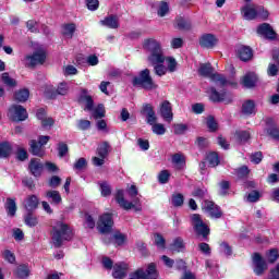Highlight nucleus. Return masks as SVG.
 <instances>
[{"label": "nucleus", "mask_w": 279, "mask_h": 279, "mask_svg": "<svg viewBox=\"0 0 279 279\" xmlns=\"http://www.w3.org/2000/svg\"><path fill=\"white\" fill-rule=\"evenodd\" d=\"M110 146L108 145V142L102 143L100 146L97 148V154L100 158H106L108 156V148Z\"/></svg>", "instance_id": "nucleus-48"}, {"label": "nucleus", "mask_w": 279, "mask_h": 279, "mask_svg": "<svg viewBox=\"0 0 279 279\" xmlns=\"http://www.w3.org/2000/svg\"><path fill=\"white\" fill-rule=\"evenodd\" d=\"M129 279H158V269L155 263H150L147 269L138 268L135 270Z\"/></svg>", "instance_id": "nucleus-7"}, {"label": "nucleus", "mask_w": 279, "mask_h": 279, "mask_svg": "<svg viewBox=\"0 0 279 279\" xmlns=\"http://www.w3.org/2000/svg\"><path fill=\"white\" fill-rule=\"evenodd\" d=\"M172 250H177V252H180V250H184V240L182 238L174 239L172 243Z\"/></svg>", "instance_id": "nucleus-57"}, {"label": "nucleus", "mask_w": 279, "mask_h": 279, "mask_svg": "<svg viewBox=\"0 0 279 279\" xmlns=\"http://www.w3.org/2000/svg\"><path fill=\"white\" fill-rule=\"evenodd\" d=\"M238 178H247L250 175V168L247 166H242L236 170Z\"/></svg>", "instance_id": "nucleus-61"}, {"label": "nucleus", "mask_w": 279, "mask_h": 279, "mask_svg": "<svg viewBox=\"0 0 279 279\" xmlns=\"http://www.w3.org/2000/svg\"><path fill=\"white\" fill-rule=\"evenodd\" d=\"M86 5L88 10L95 12L99 8V0H86Z\"/></svg>", "instance_id": "nucleus-62"}, {"label": "nucleus", "mask_w": 279, "mask_h": 279, "mask_svg": "<svg viewBox=\"0 0 279 279\" xmlns=\"http://www.w3.org/2000/svg\"><path fill=\"white\" fill-rule=\"evenodd\" d=\"M268 279H279V263L270 270Z\"/></svg>", "instance_id": "nucleus-64"}, {"label": "nucleus", "mask_w": 279, "mask_h": 279, "mask_svg": "<svg viewBox=\"0 0 279 279\" xmlns=\"http://www.w3.org/2000/svg\"><path fill=\"white\" fill-rule=\"evenodd\" d=\"M112 277L114 279H124L128 277V264L125 263H117L113 266Z\"/></svg>", "instance_id": "nucleus-18"}, {"label": "nucleus", "mask_w": 279, "mask_h": 279, "mask_svg": "<svg viewBox=\"0 0 279 279\" xmlns=\"http://www.w3.org/2000/svg\"><path fill=\"white\" fill-rule=\"evenodd\" d=\"M100 191H101L102 197H108L112 195V189L110 187L108 182L100 183Z\"/></svg>", "instance_id": "nucleus-49"}, {"label": "nucleus", "mask_w": 279, "mask_h": 279, "mask_svg": "<svg viewBox=\"0 0 279 279\" xmlns=\"http://www.w3.org/2000/svg\"><path fill=\"white\" fill-rule=\"evenodd\" d=\"M216 86L220 87V89H217V87H210L208 90L210 101H214V104H220L221 101H226V104H230L232 100L228 99V93L226 92V86H221L220 83L216 84Z\"/></svg>", "instance_id": "nucleus-8"}, {"label": "nucleus", "mask_w": 279, "mask_h": 279, "mask_svg": "<svg viewBox=\"0 0 279 279\" xmlns=\"http://www.w3.org/2000/svg\"><path fill=\"white\" fill-rule=\"evenodd\" d=\"M77 128H78V130H83V131L90 130V121L78 120Z\"/></svg>", "instance_id": "nucleus-63"}, {"label": "nucleus", "mask_w": 279, "mask_h": 279, "mask_svg": "<svg viewBox=\"0 0 279 279\" xmlns=\"http://www.w3.org/2000/svg\"><path fill=\"white\" fill-rule=\"evenodd\" d=\"M112 239L116 241L117 245H123V243H125V241L128 240V236L119 231H117Z\"/></svg>", "instance_id": "nucleus-50"}, {"label": "nucleus", "mask_w": 279, "mask_h": 279, "mask_svg": "<svg viewBox=\"0 0 279 279\" xmlns=\"http://www.w3.org/2000/svg\"><path fill=\"white\" fill-rule=\"evenodd\" d=\"M257 34H259V36H264V38H268L269 40H274V38H276V32L271 25L267 23H264L257 27Z\"/></svg>", "instance_id": "nucleus-17"}, {"label": "nucleus", "mask_w": 279, "mask_h": 279, "mask_svg": "<svg viewBox=\"0 0 279 279\" xmlns=\"http://www.w3.org/2000/svg\"><path fill=\"white\" fill-rule=\"evenodd\" d=\"M69 94V84L66 82H61L58 87L56 88L54 94L50 97L53 98L56 95H68Z\"/></svg>", "instance_id": "nucleus-37"}, {"label": "nucleus", "mask_w": 279, "mask_h": 279, "mask_svg": "<svg viewBox=\"0 0 279 279\" xmlns=\"http://www.w3.org/2000/svg\"><path fill=\"white\" fill-rule=\"evenodd\" d=\"M187 130H189V125H186V124H182V123L173 124V132L178 136H180L182 134H186Z\"/></svg>", "instance_id": "nucleus-45"}, {"label": "nucleus", "mask_w": 279, "mask_h": 279, "mask_svg": "<svg viewBox=\"0 0 279 279\" xmlns=\"http://www.w3.org/2000/svg\"><path fill=\"white\" fill-rule=\"evenodd\" d=\"M170 178H171V172H169V170L160 171L158 174L159 184H167Z\"/></svg>", "instance_id": "nucleus-44"}, {"label": "nucleus", "mask_w": 279, "mask_h": 279, "mask_svg": "<svg viewBox=\"0 0 279 279\" xmlns=\"http://www.w3.org/2000/svg\"><path fill=\"white\" fill-rule=\"evenodd\" d=\"M236 54L242 62H248V60H252L254 52L252 51V48L247 46H239L236 48Z\"/></svg>", "instance_id": "nucleus-20"}, {"label": "nucleus", "mask_w": 279, "mask_h": 279, "mask_svg": "<svg viewBox=\"0 0 279 279\" xmlns=\"http://www.w3.org/2000/svg\"><path fill=\"white\" fill-rule=\"evenodd\" d=\"M8 117L11 121H25L27 119V109L21 105H13L9 109Z\"/></svg>", "instance_id": "nucleus-11"}, {"label": "nucleus", "mask_w": 279, "mask_h": 279, "mask_svg": "<svg viewBox=\"0 0 279 279\" xmlns=\"http://www.w3.org/2000/svg\"><path fill=\"white\" fill-rule=\"evenodd\" d=\"M86 158L82 157L74 163V169L76 171H82V169H86Z\"/></svg>", "instance_id": "nucleus-60"}, {"label": "nucleus", "mask_w": 279, "mask_h": 279, "mask_svg": "<svg viewBox=\"0 0 279 279\" xmlns=\"http://www.w3.org/2000/svg\"><path fill=\"white\" fill-rule=\"evenodd\" d=\"M100 23L105 27H109L110 29H118L119 17H117V15H110V16L105 17V20H101Z\"/></svg>", "instance_id": "nucleus-26"}, {"label": "nucleus", "mask_w": 279, "mask_h": 279, "mask_svg": "<svg viewBox=\"0 0 279 279\" xmlns=\"http://www.w3.org/2000/svg\"><path fill=\"white\" fill-rule=\"evenodd\" d=\"M256 112V104L254 100H246L242 104V113L248 117L250 114H254Z\"/></svg>", "instance_id": "nucleus-29"}, {"label": "nucleus", "mask_w": 279, "mask_h": 279, "mask_svg": "<svg viewBox=\"0 0 279 279\" xmlns=\"http://www.w3.org/2000/svg\"><path fill=\"white\" fill-rule=\"evenodd\" d=\"M12 154V146L8 142L0 143V158H8Z\"/></svg>", "instance_id": "nucleus-36"}, {"label": "nucleus", "mask_w": 279, "mask_h": 279, "mask_svg": "<svg viewBox=\"0 0 279 279\" xmlns=\"http://www.w3.org/2000/svg\"><path fill=\"white\" fill-rule=\"evenodd\" d=\"M151 130H153V133L156 134L157 136H162L167 132L165 124L156 123V122L155 124H151Z\"/></svg>", "instance_id": "nucleus-39"}, {"label": "nucleus", "mask_w": 279, "mask_h": 279, "mask_svg": "<svg viewBox=\"0 0 279 279\" xmlns=\"http://www.w3.org/2000/svg\"><path fill=\"white\" fill-rule=\"evenodd\" d=\"M78 104H84V110H87V112H93V108H95V100H93V96L88 94V89L81 90Z\"/></svg>", "instance_id": "nucleus-15"}, {"label": "nucleus", "mask_w": 279, "mask_h": 279, "mask_svg": "<svg viewBox=\"0 0 279 279\" xmlns=\"http://www.w3.org/2000/svg\"><path fill=\"white\" fill-rule=\"evenodd\" d=\"M257 82H258V76H256V73L254 72L246 73L242 78V85L245 88H254Z\"/></svg>", "instance_id": "nucleus-21"}, {"label": "nucleus", "mask_w": 279, "mask_h": 279, "mask_svg": "<svg viewBox=\"0 0 279 279\" xmlns=\"http://www.w3.org/2000/svg\"><path fill=\"white\" fill-rule=\"evenodd\" d=\"M26 27L28 32H32V34H38V22H36L35 20L27 21Z\"/></svg>", "instance_id": "nucleus-54"}, {"label": "nucleus", "mask_w": 279, "mask_h": 279, "mask_svg": "<svg viewBox=\"0 0 279 279\" xmlns=\"http://www.w3.org/2000/svg\"><path fill=\"white\" fill-rule=\"evenodd\" d=\"M96 128H97L98 132H105L106 134H108V132H109L108 123H106V120H98L96 122Z\"/></svg>", "instance_id": "nucleus-58"}, {"label": "nucleus", "mask_w": 279, "mask_h": 279, "mask_svg": "<svg viewBox=\"0 0 279 279\" xmlns=\"http://www.w3.org/2000/svg\"><path fill=\"white\" fill-rule=\"evenodd\" d=\"M1 82L5 84V86H9L10 88L16 86V81L12 77H10V74L8 72H4L1 76Z\"/></svg>", "instance_id": "nucleus-41"}, {"label": "nucleus", "mask_w": 279, "mask_h": 279, "mask_svg": "<svg viewBox=\"0 0 279 279\" xmlns=\"http://www.w3.org/2000/svg\"><path fill=\"white\" fill-rule=\"evenodd\" d=\"M213 65L210 63H202L198 68V74L202 77H209L215 84H220V86H228V84H233L228 81L223 74L214 73Z\"/></svg>", "instance_id": "nucleus-3"}, {"label": "nucleus", "mask_w": 279, "mask_h": 279, "mask_svg": "<svg viewBox=\"0 0 279 279\" xmlns=\"http://www.w3.org/2000/svg\"><path fill=\"white\" fill-rule=\"evenodd\" d=\"M133 85L141 86L144 90H155V88H158V85L151 78L149 69L142 70L140 75L133 78Z\"/></svg>", "instance_id": "nucleus-6"}, {"label": "nucleus", "mask_w": 279, "mask_h": 279, "mask_svg": "<svg viewBox=\"0 0 279 279\" xmlns=\"http://www.w3.org/2000/svg\"><path fill=\"white\" fill-rule=\"evenodd\" d=\"M76 26L75 24H64L62 26L61 34L64 36V38H73V35L75 34Z\"/></svg>", "instance_id": "nucleus-30"}, {"label": "nucleus", "mask_w": 279, "mask_h": 279, "mask_svg": "<svg viewBox=\"0 0 279 279\" xmlns=\"http://www.w3.org/2000/svg\"><path fill=\"white\" fill-rule=\"evenodd\" d=\"M47 199H51V204H54L58 206V204L62 203V196L60 195V192L58 191H48L46 192Z\"/></svg>", "instance_id": "nucleus-33"}, {"label": "nucleus", "mask_w": 279, "mask_h": 279, "mask_svg": "<svg viewBox=\"0 0 279 279\" xmlns=\"http://www.w3.org/2000/svg\"><path fill=\"white\" fill-rule=\"evenodd\" d=\"M207 162L209 167H218L219 165V155L217 153H210L207 155Z\"/></svg>", "instance_id": "nucleus-42"}, {"label": "nucleus", "mask_w": 279, "mask_h": 279, "mask_svg": "<svg viewBox=\"0 0 279 279\" xmlns=\"http://www.w3.org/2000/svg\"><path fill=\"white\" fill-rule=\"evenodd\" d=\"M92 117L94 119H104V117H106V108L104 105L100 104L96 108L93 107Z\"/></svg>", "instance_id": "nucleus-35"}, {"label": "nucleus", "mask_w": 279, "mask_h": 279, "mask_svg": "<svg viewBox=\"0 0 279 279\" xmlns=\"http://www.w3.org/2000/svg\"><path fill=\"white\" fill-rule=\"evenodd\" d=\"M24 222L28 228H36V226H38V217L32 211H28L27 215L24 216Z\"/></svg>", "instance_id": "nucleus-32"}, {"label": "nucleus", "mask_w": 279, "mask_h": 279, "mask_svg": "<svg viewBox=\"0 0 279 279\" xmlns=\"http://www.w3.org/2000/svg\"><path fill=\"white\" fill-rule=\"evenodd\" d=\"M29 153L33 154V156H38L39 158L45 156V149H43V146H40L36 140L29 142Z\"/></svg>", "instance_id": "nucleus-25"}, {"label": "nucleus", "mask_w": 279, "mask_h": 279, "mask_svg": "<svg viewBox=\"0 0 279 279\" xmlns=\"http://www.w3.org/2000/svg\"><path fill=\"white\" fill-rule=\"evenodd\" d=\"M29 274H32V270H29V266H27L26 264L19 265L13 270V276L19 279H27Z\"/></svg>", "instance_id": "nucleus-22"}, {"label": "nucleus", "mask_w": 279, "mask_h": 279, "mask_svg": "<svg viewBox=\"0 0 279 279\" xmlns=\"http://www.w3.org/2000/svg\"><path fill=\"white\" fill-rule=\"evenodd\" d=\"M160 116L165 121L171 123L173 121V109L171 107V102L169 100H165L160 105Z\"/></svg>", "instance_id": "nucleus-16"}, {"label": "nucleus", "mask_w": 279, "mask_h": 279, "mask_svg": "<svg viewBox=\"0 0 279 279\" xmlns=\"http://www.w3.org/2000/svg\"><path fill=\"white\" fill-rule=\"evenodd\" d=\"M219 195H221V197H226V195H229V191H230V181H221L219 183Z\"/></svg>", "instance_id": "nucleus-40"}, {"label": "nucleus", "mask_w": 279, "mask_h": 279, "mask_svg": "<svg viewBox=\"0 0 279 279\" xmlns=\"http://www.w3.org/2000/svg\"><path fill=\"white\" fill-rule=\"evenodd\" d=\"M58 153H59V158H64V156L69 154V145H66L64 142L59 143Z\"/></svg>", "instance_id": "nucleus-52"}, {"label": "nucleus", "mask_w": 279, "mask_h": 279, "mask_svg": "<svg viewBox=\"0 0 279 279\" xmlns=\"http://www.w3.org/2000/svg\"><path fill=\"white\" fill-rule=\"evenodd\" d=\"M172 165H174L175 169L181 170L186 166V158L182 153H177L172 155Z\"/></svg>", "instance_id": "nucleus-28"}, {"label": "nucleus", "mask_w": 279, "mask_h": 279, "mask_svg": "<svg viewBox=\"0 0 279 279\" xmlns=\"http://www.w3.org/2000/svg\"><path fill=\"white\" fill-rule=\"evenodd\" d=\"M178 29H191V23L186 22L183 17L177 19Z\"/></svg>", "instance_id": "nucleus-56"}, {"label": "nucleus", "mask_w": 279, "mask_h": 279, "mask_svg": "<svg viewBox=\"0 0 279 279\" xmlns=\"http://www.w3.org/2000/svg\"><path fill=\"white\" fill-rule=\"evenodd\" d=\"M253 265H254V274L256 276H263L265 271H267V262L263 259V256H260L258 253H254L253 255Z\"/></svg>", "instance_id": "nucleus-13"}, {"label": "nucleus", "mask_w": 279, "mask_h": 279, "mask_svg": "<svg viewBox=\"0 0 279 279\" xmlns=\"http://www.w3.org/2000/svg\"><path fill=\"white\" fill-rule=\"evenodd\" d=\"M143 49L147 53V62L150 66H154L155 75L162 77L167 75V66H165V50L162 49V44L156 38H147L143 41Z\"/></svg>", "instance_id": "nucleus-1"}, {"label": "nucleus", "mask_w": 279, "mask_h": 279, "mask_svg": "<svg viewBox=\"0 0 279 279\" xmlns=\"http://www.w3.org/2000/svg\"><path fill=\"white\" fill-rule=\"evenodd\" d=\"M165 62H167V71L174 73L175 69H178V61H175V58L166 57Z\"/></svg>", "instance_id": "nucleus-38"}, {"label": "nucleus", "mask_w": 279, "mask_h": 279, "mask_svg": "<svg viewBox=\"0 0 279 279\" xmlns=\"http://www.w3.org/2000/svg\"><path fill=\"white\" fill-rule=\"evenodd\" d=\"M207 128L209 132H217L218 124L213 116L207 117Z\"/></svg>", "instance_id": "nucleus-51"}, {"label": "nucleus", "mask_w": 279, "mask_h": 279, "mask_svg": "<svg viewBox=\"0 0 279 279\" xmlns=\"http://www.w3.org/2000/svg\"><path fill=\"white\" fill-rule=\"evenodd\" d=\"M28 171L31 175H34V178H40V175H43V171H45V165H43L40 159L32 158L28 163Z\"/></svg>", "instance_id": "nucleus-14"}, {"label": "nucleus", "mask_w": 279, "mask_h": 279, "mask_svg": "<svg viewBox=\"0 0 279 279\" xmlns=\"http://www.w3.org/2000/svg\"><path fill=\"white\" fill-rule=\"evenodd\" d=\"M267 134L270 138H274V141H279V128L278 126H271L267 129Z\"/></svg>", "instance_id": "nucleus-55"}, {"label": "nucleus", "mask_w": 279, "mask_h": 279, "mask_svg": "<svg viewBox=\"0 0 279 279\" xmlns=\"http://www.w3.org/2000/svg\"><path fill=\"white\" fill-rule=\"evenodd\" d=\"M51 239L54 247H62L64 241H71L73 239V230L68 223L57 221L52 226Z\"/></svg>", "instance_id": "nucleus-2"}, {"label": "nucleus", "mask_w": 279, "mask_h": 279, "mask_svg": "<svg viewBox=\"0 0 279 279\" xmlns=\"http://www.w3.org/2000/svg\"><path fill=\"white\" fill-rule=\"evenodd\" d=\"M202 209L205 210V213H207L211 219H221V217H223L221 207L215 204L213 201H204L202 203Z\"/></svg>", "instance_id": "nucleus-10"}, {"label": "nucleus", "mask_w": 279, "mask_h": 279, "mask_svg": "<svg viewBox=\"0 0 279 279\" xmlns=\"http://www.w3.org/2000/svg\"><path fill=\"white\" fill-rule=\"evenodd\" d=\"M220 252L225 254V256H232V246L228 244V242L220 243Z\"/></svg>", "instance_id": "nucleus-53"}, {"label": "nucleus", "mask_w": 279, "mask_h": 279, "mask_svg": "<svg viewBox=\"0 0 279 279\" xmlns=\"http://www.w3.org/2000/svg\"><path fill=\"white\" fill-rule=\"evenodd\" d=\"M4 208L7 210V215H9V217H15L16 216V199L15 198H7V202L4 204Z\"/></svg>", "instance_id": "nucleus-27"}, {"label": "nucleus", "mask_w": 279, "mask_h": 279, "mask_svg": "<svg viewBox=\"0 0 279 279\" xmlns=\"http://www.w3.org/2000/svg\"><path fill=\"white\" fill-rule=\"evenodd\" d=\"M158 16H167V14H169V4L165 1H161L159 3V8L157 11Z\"/></svg>", "instance_id": "nucleus-47"}, {"label": "nucleus", "mask_w": 279, "mask_h": 279, "mask_svg": "<svg viewBox=\"0 0 279 279\" xmlns=\"http://www.w3.org/2000/svg\"><path fill=\"white\" fill-rule=\"evenodd\" d=\"M116 202L119 204L120 208H123L124 210H135V213H141L143 210V205L141 204V198L134 197L133 202H128L125 199V195L123 193V190H118L116 193Z\"/></svg>", "instance_id": "nucleus-4"}, {"label": "nucleus", "mask_w": 279, "mask_h": 279, "mask_svg": "<svg viewBox=\"0 0 279 279\" xmlns=\"http://www.w3.org/2000/svg\"><path fill=\"white\" fill-rule=\"evenodd\" d=\"M266 258L270 264L276 263V260H278L279 258L278 250L271 248L270 251H268V253L266 254Z\"/></svg>", "instance_id": "nucleus-46"}, {"label": "nucleus", "mask_w": 279, "mask_h": 279, "mask_svg": "<svg viewBox=\"0 0 279 279\" xmlns=\"http://www.w3.org/2000/svg\"><path fill=\"white\" fill-rule=\"evenodd\" d=\"M184 205V195L182 194H173L172 195V206H175V208H180V206Z\"/></svg>", "instance_id": "nucleus-43"}, {"label": "nucleus", "mask_w": 279, "mask_h": 279, "mask_svg": "<svg viewBox=\"0 0 279 279\" xmlns=\"http://www.w3.org/2000/svg\"><path fill=\"white\" fill-rule=\"evenodd\" d=\"M15 101H20V104H25L27 99H29V90L28 89H20L14 95Z\"/></svg>", "instance_id": "nucleus-34"}, {"label": "nucleus", "mask_w": 279, "mask_h": 279, "mask_svg": "<svg viewBox=\"0 0 279 279\" xmlns=\"http://www.w3.org/2000/svg\"><path fill=\"white\" fill-rule=\"evenodd\" d=\"M26 66H38V64H45L47 60V53L44 50H37L31 56L25 57Z\"/></svg>", "instance_id": "nucleus-12"}, {"label": "nucleus", "mask_w": 279, "mask_h": 279, "mask_svg": "<svg viewBox=\"0 0 279 279\" xmlns=\"http://www.w3.org/2000/svg\"><path fill=\"white\" fill-rule=\"evenodd\" d=\"M3 258L4 260H8V263H15L16 262V256H14V253H12L10 250H5L3 252Z\"/></svg>", "instance_id": "nucleus-59"}, {"label": "nucleus", "mask_w": 279, "mask_h": 279, "mask_svg": "<svg viewBox=\"0 0 279 279\" xmlns=\"http://www.w3.org/2000/svg\"><path fill=\"white\" fill-rule=\"evenodd\" d=\"M199 45L204 49H213V47H215V45H217V37H215V35H213V34H204L199 38Z\"/></svg>", "instance_id": "nucleus-19"}, {"label": "nucleus", "mask_w": 279, "mask_h": 279, "mask_svg": "<svg viewBox=\"0 0 279 279\" xmlns=\"http://www.w3.org/2000/svg\"><path fill=\"white\" fill-rule=\"evenodd\" d=\"M242 13L246 21H254L258 16V7H244Z\"/></svg>", "instance_id": "nucleus-23"}, {"label": "nucleus", "mask_w": 279, "mask_h": 279, "mask_svg": "<svg viewBox=\"0 0 279 279\" xmlns=\"http://www.w3.org/2000/svg\"><path fill=\"white\" fill-rule=\"evenodd\" d=\"M191 226L193 227L194 232L197 236H202L204 241H208L210 234V228L202 219L199 214H192L190 216Z\"/></svg>", "instance_id": "nucleus-5"}, {"label": "nucleus", "mask_w": 279, "mask_h": 279, "mask_svg": "<svg viewBox=\"0 0 279 279\" xmlns=\"http://www.w3.org/2000/svg\"><path fill=\"white\" fill-rule=\"evenodd\" d=\"M234 136L238 143L245 144L247 141H250V138H252V133H250V131L240 130L235 132Z\"/></svg>", "instance_id": "nucleus-31"}, {"label": "nucleus", "mask_w": 279, "mask_h": 279, "mask_svg": "<svg viewBox=\"0 0 279 279\" xmlns=\"http://www.w3.org/2000/svg\"><path fill=\"white\" fill-rule=\"evenodd\" d=\"M38 204H40L38 196L29 195L25 199L24 208L28 211L36 210V208H38Z\"/></svg>", "instance_id": "nucleus-24"}, {"label": "nucleus", "mask_w": 279, "mask_h": 279, "mask_svg": "<svg viewBox=\"0 0 279 279\" xmlns=\"http://www.w3.org/2000/svg\"><path fill=\"white\" fill-rule=\"evenodd\" d=\"M113 226L114 220L112 219V214H104L99 217L97 228L101 234H110Z\"/></svg>", "instance_id": "nucleus-9"}]
</instances>
